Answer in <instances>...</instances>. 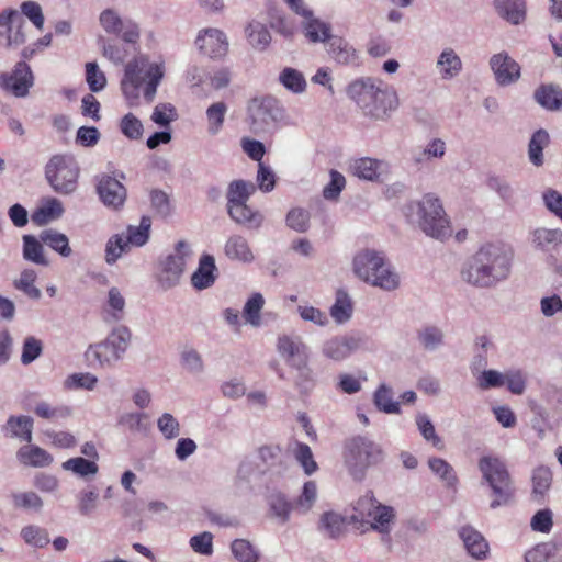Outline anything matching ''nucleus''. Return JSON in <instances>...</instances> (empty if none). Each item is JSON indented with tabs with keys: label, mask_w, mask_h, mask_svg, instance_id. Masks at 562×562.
<instances>
[{
	"label": "nucleus",
	"mask_w": 562,
	"mask_h": 562,
	"mask_svg": "<svg viewBox=\"0 0 562 562\" xmlns=\"http://www.w3.org/2000/svg\"><path fill=\"white\" fill-rule=\"evenodd\" d=\"M494 7L498 15L513 25L526 19V0H494Z\"/></svg>",
	"instance_id": "7c9ffc66"
},
{
	"label": "nucleus",
	"mask_w": 562,
	"mask_h": 562,
	"mask_svg": "<svg viewBox=\"0 0 562 562\" xmlns=\"http://www.w3.org/2000/svg\"><path fill=\"white\" fill-rule=\"evenodd\" d=\"M77 509L81 516H90L93 514L100 504V493L93 486L82 488L77 494Z\"/></svg>",
	"instance_id": "864d4df0"
},
{
	"label": "nucleus",
	"mask_w": 562,
	"mask_h": 562,
	"mask_svg": "<svg viewBox=\"0 0 562 562\" xmlns=\"http://www.w3.org/2000/svg\"><path fill=\"white\" fill-rule=\"evenodd\" d=\"M228 105L224 101H217L210 104L205 111L207 132L211 135H217L224 125Z\"/></svg>",
	"instance_id": "3c124183"
},
{
	"label": "nucleus",
	"mask_w": 562,
	"mask_h": 562,
	"mask_svg": "<svg viewBox=\"0 0 562 562\" xmlns=\"http://www.w3.org/2000/svg\"><path fill=\"white\" fill-rule=\"evenodd\" d=\"M25 21L19 10L5 8L0 11V48L16 49L26 42Z\"/></svg>",
	"instance_id": "4468645a"
},
{
	"label": "nucleus",
	"mask_w": 562,
	"mask_h": 562,
	"mask_svg": "<svg viewBox=\"0 0 562 562\" xmlns=\"http://www.w3.org/2000/svg\"><path fill=\"white\" fill-rule=\"evenodd\" d=\"M404 215L430 238L446 241L453 236L452 221L442 200L435 193L409 201L404 207Z\"/></svg>",
	"instance_id": "7ed1b4c3"
},
{
	"label": "nucleus",
	"mask_w": 562,
	"mask_h": 562,
	"mask_svg": "<svg viewBox=\"0 0 562 562\" xmlns=\"http://www.w3.org/2000/svg\"><path fill=\"white\" fill-rule=\"evenodd\" d=\"M150 227V218L144 216L142 217L138 225H131L127 227L124 237L126 238L131 247H142L149 239Z\"/></svg>",
	"instance_id": "6e6d98bb"
},
{
	"label": "nucleus",
	"mask_w": 562,
	"mask_h": 562,
	"mask_svg": "<svg viewBox=\"0 0 562 562\" xmlns=\"http://www.w3.org/2000/svg\"><path fill=\"white\" fill-rule=\"evenodd\" d=\"M550 144V134L543 128H539L530 137L528 144V159L535 167H541L544 164L543 149Z\"/></svg>",
	"instance_id": "ea45409f"
},
{
	"label": "nucleus",
	"mask_w": 562,
	"mask_h": 562,
	"mask_svg": "<svg viewBox=\"0 0 562 562\" xmlns=\"http://www.w3.org/2000/svg\"><path fill=\"white\" fill-rule=\"evenodd\" d=\"M98 383V376L91 372H75L66 376L63 387L66 391H94Z\"/></svg>",
	"instance_id": "8fccbe9b"
},
{
	"label": "nucleus",
	"mask_w": 562,
	"mask_h": 562,
	"mask_svg": "<svg viewBox=\"0 0 562 562\" xmlns=\"http://www.w3.org/2000/svg\"><path fill=\"white\" fill-rule=\"evenodd\" d=\"M98 24L106 35L117 36L127 44H136L140 37L139 25L124 18L115 7L102 9L98 15Z\"/></svg>",
	"instance_id": "9b49d317"
},
{
	"label": "nucleus",
	"mask_w": 562,
	"mask_h": 562,
	"mask_svg": "<svg viewBox=\"0 0 562 562\" xmlns=\"http://www.w3.org/2000/svg\"><path fill=\"white\" fill-rule=\"evenodd\" d=\"M191 255L192 250L190 245L186 241H179L175 252L161 261L157 273V281L164 290L171 289L180 282L187 261Z\"/></svg>",
	"instance_id": "ddd939ff"
},
{
	"label": "nucleus",
	"mask_w": 562,
	"mask_h": 562,
	"mask_svg": "<svg viewBox=\"0 0 562 562\" xmlns=\"http://www.w3.org/2000/svg\"><path fill=\"white\" fill-rule=\"evenodd\" d=\"M63 213V203L55 198H47L41 201L31 218L37 225H45L61 217Z\"/></svg>",
	"instance_id": "f704fd0d"
},
{
	"label": "nucleus",
	"mask_w": 562,
	"mask_h": 562,
	"mask_svg": "<svg viewBox=\"0 0 562 562\" xmlns=\"http://www.w3.org/2000/svg\"><path fill=\"white\" fill-rule=\"evenodd\" d=\"M61 469L81 479H92L99 472V465L83 457H74L61 463Z\"/></svg>",
	"instance_id": "37998d69"
},
{
	"label": "nucleus",
	"mask_w": 562,
	"mask_h": 562,
	"mask_svg": "<svg viewBox=\"0 0 562 562\" xmlns=\"http://www.w3.org/2000/svg\"><path fill=\"white\" fill-rule=\"evenodd\" d=\"M300 16L303 18L301 30L307 43L327 44L333 40L331 24L316 16L312 9L306 10Z\"/></svg>",
	"instance_id": "6ab92c4d"
},
{
	"label": "nucleus",
	"mask_w": 562,
	"mask_h": 562,
	"mask_svg": "<svg viewBox=\"0 0 562 562\" xmlns=\"http://www.w3.org/2000/svg\"><path fill=\"white\" fill-rule=\"evenodd\" d=\"M553 481L552 470L547 465H538L531 473L532 496L542 499L549 493Z\"/></svg>",
	"instance_id": "a18cd8bd"
},
{
	"label": "nucleus",
	"mask_w": 562,
	"mask_h": 562,
	"mask_svg": "<svg viewBox=\"0 0 562 562\" xmlns=\"http://www.w3.org/2000/svg\"><path fill=\"white\" fill-rule=\"evenodd\" d=\"M102 318L106 323H117L124 319L126 314V299L121 289L111 286L101 304Z\"/></svg>",
	"instance_id": "4be33fe9"
},
{
	"label": "nucleus",
	"mask_w": 562,
	"mask_h": 562,
	"mask_svg": "<svg viewBox=\"0 0 562 562\" xmlns=\"http://www.w3.org/2000/svg\"><path fill=\"white\" fill-rule=\"evenodd\" d=\"M166 75L167 60L162 55L142 54L125 64L120 89L127 105L138 106L142 98L153 102Z\"/></svg>",
	"instance_id": "f03ea898"
},
{
	"label": "nucleus",
	"mask_w": 562,
	"mask_h": 562,
	"mask_svg": "<svg viewBox=\"0 0 562 562\" xmlns=\"http://www.w3.org/2000/svg\"><path fill=\"white\" fill-rule=\"evenodd\" d=\"M283 110L270 97H258L249 101L247 106L250 128L255 133H267L278 122Z\"/></svg>",
	"instance_id": "f8f14e48"
},
{
	"label": "nucleus",
	"mask_w": 562,
	"mask_h": 562,
	"mask_svg": "<svg viewBox=\"0 0 562 562\" xmlns=\"http://www.w3.org/2000/svg\"><path fill=\"white\" fill-rule=\"evenodd\" d=\"M318 499V485L315 481L310 480L304 482L301 492L294 499V512L300 515L308 514L315 506Z\"/></svg>",
	"instance_id": "79ce46f5"
},
{
	"label": "nucleus",
	"mask_w": 562,
	"mask_h": 562,
	"mask_svg": "<svg viewBox=\"0 0 562 562\" xmlns=\"http://www.w3.org/2000/svg\"><path fill=\"white\" fill-rule=\"evenodd\" d=\"M536 101L548 111L562 109V91L553 86H542L535 92Z\"/></svg>",
	"instance_id": "603ef678"
},
{
	"label": "nucleus",
	"mask_w": 562,
	"mask_h": 562,
	"mask_svg": "<svg viewBox=\"0 0 562 562\" xmlns=\"http://www.w3.org/2000/svg\"><path fill=\"white\" fill-rule=\"evenodd\" d=\"M215 259L211 255H203L200 258L199 266L191 277V283L194 289L201 291L211 288L216 280Z\"/></svg>",
	"instance_id": "bb28decb"
},
{
	"label": "nucleus",
	"mask_w": 562,
	"mask_h": 562,
	"mask_svg": "<svg viewBox=\"0 0 562 562\" xmlns=\"http://www.w3.org/2000/svg\"><path fill=\"white\" fill-rule=\"evenodd\" d=\"M276 347L280 357L291 368L308 361L307 347L299 337L281 335L277 339Z\"/></svg>",
	"instance_id": "412c9836"
},
{
	"label": "nucleus",
	"mask_w": 562,
	"mask_h": 562,
	"mask_svg": "<svg viewBox=\"0 0 562 562\" xmlns=\"http://www.w3.org/2000/svg\"><path fill=\"white\" fill-rule=\"evenodd\" d=\"M33 430V419L30 416L19 415L10 416L3 426L7 436L31 442Z\"/></svg>",
	"instance_id": "e433bc0d"
},
{
	"label": "nucleus",
	"mask_w": 562,
	"mask_h": 562,
	"mask_svg": "<svg viewBox=\"0 0 562 562\" xmlns=\"http://www.w3.org/2000/svg\"><path fill=\"white\" fill-rule=\"evenodd\" d=\"M41 240L63 258H69L72 255L69 238L64 233L45 229L41 233Z\"/></svg>",
	"instance_id": "49530a36"
},
{
	"label": "nucleus",
	"mask_w": 562,
	"mask_h": 562,
	"mask_svg": "<svg viewBox=\"0 0 562 562\" xmlns=\"http://www.w3.org/2000/svg\"><path fill=\"white\" fill-rule=\"evenodd\" d=\"M233 221L247 227L257 228L262 224L263 216L246 203L227 205Z\"/></svg>",
	"instance_id": "58836bf2"
},
{
	"label": "nucleus",
	"mask_w": 562,
	"mask_h": 562,
	"mask_svg": "<svg viewBox=\"0 0 562 562\" xmlns=\"http://www.w3.org/2000/svg\"><path fill=\"white\" fill-rule=\"evenodd\" d=\"M245 36L248 44L258 52L266 50L272 40L267 25L257 20H251L247 23L245 26Z\"/></svg>",
	"instance_id": "72a5a7b5"
},
{
	"label": "nucleus",
	"mask_w": 562,
	"mask_h": 562,
	"mask_svg": "<svg viewBox=\"0 0 562 562\" xmlns=\"http://www.w3.org/2000/svg\"><path fill=\"white\" fill-rule=\"evenodd\" d=\"M156 427L161 437L166 440H173L181 434L179 419L169 412H165L157 417Z\"/></svg>",
	"instance_id": "13d9d810"
},
{
	"label": "nucleus",
	"mask_w": 562,
	"mask_h": 562,
	"mask_svg": "<svg viewBox=\"0 0 562 562\" xmlns=\"http://www.w3.org/2000/svg\"><path fill=\"white\" fill-rule=\"evenodd\" d=\"M351 272L359 281L385 292L401 286L402 279L384 251L375 248H361L351 259Z\"/></svg>",
	"instance_id": "20e7f679"
},
{
	"label": "nucleus",
	"mask_w": 562,
	"mask_h": 562,
	"mask_svg": "<svg viewBox=\"0 0 562 562\" xmlns=\"http://www.w3.org/2000/svg\"><path fill=\"white\" fill-rule=\"evenodd\" d=\"M19 462L32 468H47L54 462L53 456L35 445H25L16 452Z\"/></svg>",
	"instance_id": "cd10ccee"
},
{
	"label": "nucleus",
	"mask_w": 562,
	"mask_h": 562,
	"mask_svg": "<svg viewBox=\"0 0 562 562\" xmlns=\"http://www.w3.org/2000/svg\"><path fill=\"white\" fill-rule=\"evenodd\" d=\"M514 256L510 245L502 240L485 241L463 265L461 278L476 288H493L512 274Z\"/></svg>",
	"instance_id": "f257e3e1"
},
{
	"label": "nucleus",
	"mask_w": 562,
	"mask_h": 562,
	"mask_svg": "<svg viewBox=\"0 0 562 562\" xmlns=\"http://www.w3.org/2000/svg\"><path fill=\"white\" fill-rule=\"evenodd\" d=\"M266 304V299L262 293L260 292H252L248 295L246 299L244 305H243V318L245 324L254 327L259 328L262 326V310Z\"/></svg>",
	"instance_id": "c756f323"
},
{
	"label": "nucleus",
	"mask_w": 562,
	"mask_h": 562,
	"mask_svg": "<svg viewBox=\"0 0 562 562\" xmlns=\"http://www.w3.org/2000/svg\"><path fill=\"white\" fill-rule=\"evenodd\" d=\"M98 193L102 202L112 209L122 206L126 199L123 184L111 176H102L98 182Z\"/></svg>",
	"instance_id": "a878e982"
},
{
	"label": "nucleus",
	"mask_w": 562,
	"mask_h": 562,
	"mask_svg": "<svg viewBox=\"0 0 562 562\" xmlns=\"http://www.w3.org/2000/svg\"><path fill=\"white\" fill-rule=\"evenodd\" d=\"M348 97L367 116L384 120L400 108V95L394 88H384L372 78L352 81L347 88Z\"/></svg>",
	"instance_id": "39448f33"
},
{
	"label": "nucleus",
	"mask_w": 562,
	"mask_h": 562,
	"mask_svg": "<svg viewBox=\"0 0 562 562\" xmlns=\"http://www.w3.org/2000/svg\"><path fill=\"white\" fill-rule=\"evenodd\" d=\"M31 68L25 63H18L11 72L0 75V87L18 98H23L33 86Z\"/></svg>",
	"instance_id": "a211bd4d"
},
{
	"label": "nucleus",
	"mask_w": 562,
	"mask_h": 562,
	"mask_svg": "<svg viewBox=\"0 0 562 562\" xmlns=\"http://www.w3.org/2000/svg\"><path fill=\"white\" fill-rule=\"evenodd\" d=\"M484 482L492 491L490 507L496 509L506 506L514 496V486L506 464L498 457L484 456L477 463Z\"/></svg>",
	"instance_id": "6e6552de"
},
{
	"label": "nucleus",
	"mask_w": 562,
	"mask_h": 562,
	"mask_svg": "<svg viewBox=\"0 0 562 562\" xmlns=\"http://www.w3.org/2000/svg\"><path fill=\"white\" fill-rule=\"evenodd\" d=\"M231 551L239 562H258L260 558L257 549L245 539L234 540L231 544Z\"/></svg>",
	"instance_id": "338daca9"
},
{
	"label": "nucleus",
	"mask_w": 562,
	"mask_h": 562,
	"mask_svg": "<svg viewBox=\"0 0 562 562\" xmlns=\"http://www.w3.org/2000/svg\"><path fill=\"white\" fill-rule=\"evenodd\" d=\"M541 202L551 215L562 222V192L553 188H546L541 192Z\"/></svg>",
	"instance_id": "774afa93"
},
{
	"label": "nucleus",
	"mask_w": 562,
	"mask_h": 562,
	"mask_svg": "<svg viewBox=\"0 0 562 562\" xmlns=\"http://www.w3.org/2000/svg\"><path fill=\"white\" fill-rule=\"evenodd\" d=\"M38 274L33 268L23 269L13 280V286L32 300H40L41 290L36 286Z\"/></svg>",
	"instance_id": "c03bdc74"
},
{
	"label": "nucleus",
	"mask_w": 562,
	"mask_h": 562,
	"mask_svg": "<svg viewBox=\"0 0 562 562\" xmlns=\"http://www.w3.org/2000/svg\"><path fill=\"white\" fill-rule=\"evenodd\" d=\"M361 339L356 336H336L324 341L322 355L331 361L340 362L359 349Z\"/></svg>",
	"instance_id": "aec40b11"
},
{
	"label": "nucleus",
	"mask_w": 562,
	"mask_h": 562,
	"mask_svg": "<svg viewBox=\"0 0 562 562\" xmlns=\"http://www.w3.org/2000/svg\"><path fill=\"white\" fill-rule=\"evenodd\" d=\"M279 83L293 94H303L307 90V81L304 74L293 67H284L278 76Z\"/></svg>",
	"instance_id": "4c0bfd02"
},
{
	"label": "nucleus",
	"mask_w": 562,
	"mask_h": 562,
	"mask_svg": "<svg viewBox=\"0 0 562 562\" xmlns=\"http://www.w3.org/2000/svg\"><path fill=\"white\" fill-rule=\"evenodd\" d=\"M428 467L447 486L451 487L457 484L458 479L456 472L445 459L438 457L429 458Z\"/></svg>",
	"instance_id": "e2e57ef3"
},
{
	"label": "nucleus",
	"mask_w": 562,
	"mask_h": 562,
	"mask_svg": "<svg viewBox=\"0 0 562 562\" xmlns=\"http://www.w3.org/2000/svg\"><path fill=\"white\" fill-rule=\"evenodd\" d=\"M132 337V330L127 326L113 327L104 339L87 347L83 353L87 364L101 370L114 368L124 358Z\"/></svg>",
	"instance_id": "423d86ee"
},
{
	"label": "nucleus",
	"mask_w": 562,
	"mask_h": 562,
	"mask_svg": "<svg viewBox=\"0 0 562 562\" xmlns=\"http://www.w3.org/2000/svg\"><path fill=\"white\" fill-rule=\"evenodd\" d=\"M79 168L72 156L56 155L46 166V178L59 194H70L77 188Z\"/></svg>",
	"instance_id": "9d476101"
},
{
	"label": "nucleus",
	"mask_w": 562,
	"mask_h": 562,
	"mask_svg": "<svg viewBox=\"0 0 562 562\" xmlns=\"http://www.w3.org/2000/svg\"><path fill=\"white\" fill-rule=\"evenodd\" d=\"M319 527L328 536L338 537L345 531L347 522L341 514L329 510L322 514Z\"/></svg>",
	"instance_id": "bf43d9fd"
},
{
	"label": "nucleus",
	"mask_w": 562,
	"mask_h": 562,
	"mask_svg": "<svg viewBox=\"0 0 562 562\" xmlns=\"http://www.w3.org/2000/svg\"><path fill=\"white\" fill-rule=\"evenodd\" d=\"M289 451L292 457L296 460V462L303 469V472L306 475H312L318 470V465L314 460L313 452L311 448L303 442H293L289 447Z\"/></svg>",
	"instance_id": "09e8293b"
},
{
	"label": "nucleus",
	"mask_w": 562,
	"mask_h": 562,
	"mask_svg": "<svg viewBox=\"0 0 562 562\" xmlns=\"http://www.w3.org/2000/svg\"><path fill=\"white\" fill-rule=\"evenodd\" d=\"M330 317L338 325L349 322L353 314V302L349 293L345 290H338L335 301L329 308Z\"/></svg>",
	"instance_id": "c9c22d12"
},
{
	"label": "nucleus",
	"mask_w": 562,
	"mask_h": 562,
	"mask_svg": "<svg viewBox=\"0 0 562 562\" xmlns=\"http://www.w3.org/2000/svg\"><path fill=\"white\" fill-rule=\"evenodd\" d=\"M488 65L498 86L507 87L520 79L521 67L507 52L492 55Z\"/></svg>",
	"instance_id": "f3484780"
},
{
	"label": "nucleus",
	"mask_w": 562,
	"mask_h": 562,
	"mask_svg": "<svg viewBox=\"0 0 562 562\" xmlns=\"http://www.w3.org/2000/svg\"><path fill=\"white\" fill-rule=\"evenodd\" d=\"M296 371L293 383L302 394H308L315 386V378L308 361L292 367Z\"/></svg>",
	"instance_id": "052dcab7"
},
{
	"label": "nucleus",
	"mask_w": 562,
	"mask_h": 562,
	"mask_svg": "<svg viewBox=\"0 0 562 562\" xmlns=\"http://www.w3.org/2000/svg\"><path fill=\"white\" fill-rule=\"evenodd\" d=\"M531 245L541 251L555 249L562 245V229L538 227L531 232Z\"/></svg>",
	"instance_id": "473e14b6"
},
{
	"label": "nucleus",
	"mask_w": 562,
	"mask_h": 562,
	"mask_svg": "<svg viewBox=\"0 0 562 562\" xmlns=\"http://www.w3.org/2000/svg\"><path fill=\"white\" fill-rule=\"evenodd\" d=\"M255 191L256 186L252 182L244 180L233 181L227 191V205L246 203Z\"/></svg>",
	"instance_id": "4d7b16f0"
},
{
	"label": "nucleus",
	"mask_w": 562,
	"mask_h": 562,
	"mask_svg": "<svg viewBox=\"0 0 562 562\" xmlns=\"http://www.w3.org/2000/svg\"><path fill=\"white\" fill-rule=\"evenodd\" d=\"M447 154V143L440 137H431L424 145L417 162L441 160Z\"/></svg>",
	"instance_id": "0e129e2a"
},
{
	"label": "nucleus",
	"mask_w": 562,
	"mask_h": 562,
	"mask_svg": "<svg viewBox=\"0 0 562 562\" xmlns=\"http://www.w3.org/2000/svg\"><path fill=\"white\" fill-rule=\"evenodd\" d=\"M225 257L234 262L251 265L256 261V254L249 241L241 235L229 236L223 247Z\"/></svg>",
	"instance_id": "b1692460"
},
{
	"label": "nucleus",
	"mask_w": 562,
	"mask_h": 562,
	"mask_svg": "<svg viewBox=\"0 0 562 562\" xmlns=\"http://www.w3.org/2000/svg\"><path fill=\"white\" fill-rule=\"evenodd\" d=\"M194 46L202 55L211 59L223 58L229 47L226 34L216 27L201 29L194 38Z\"/></svg>",
	"instance_id": "2eb2a0df"
},
{
	"label": "nucleus",
	"mask_w": 562,
	"mask_h": 562,
	"mask_svg": "<svg viewBox=\"0 0 562 562\" xmlns=\"http://www.w3.org/2000/svg\"><path fill=\"white\" fill-rule=\"evenodd\" d=\"M44 245L45 244L41 240V235L38 238L33 235H24L22 237L23 259L36 266L47 267L49 265V259Z\"/></svg>",
	"instance_id": "c85d7f7f"
},
{
	"label": "nucleus",
	"mask_w": 562,
	"mask_h": 562,
	"mask_svg": "<svg viewBox=\"0 0 562 562\" xmlns=\"http://www.w3.org/2000/svg\"><path fill=\"white\" fill-rule=\"evenodd\" d=\"M269 516L278 524L284 525L290 520L291 513L294 510L292 503L285 494L272 492L268 496Z\"/></svg>",
	"instance_id": "2f4dec72"
},
{
	"label": "nucleus",
	"mask_w": 562,
	"mask_h": 562,
	"mask_svg": "<svg viewBox=\"0 0 562 562\" xmlns=\"http://www.w3.org/2000/svg\"><path fill=\"white\" fill-rule=\"evenodd\" d=\"M458 535L468 554L475 560H486L490 555V544L485 537L471 526H462Z\"/></svg>",
	"instance_id": "5701e85b"
},
{
	"label": "nucleus",
	"mask_w": 562,
	"mask_h": 562,
	"mask_svg": "<svg viewBox=\"0 0 562 562\" xmlns=\"http://www.w3.org/2000/svg\"><path fill=\"white\" fill-rule=\"evenodd\" d=\"M375 407L385 414H400L401 404L394 400L393 390L385 383L380 384L373 393Z\"/></svg>",
	"instance_id": "de8ad7c7"
},
{
	"label": "nucleus",
	"mask_w": 562,
	"mask_h": 562,
	"mask_svg": "<svg viewBox=\"0 0 562 562\" xmlns=\"http://www.w3.org/2000/svg\"><path fill=\"white\" fill-rule=\"evenodd\" d=\"M328 54L331 58L342 65L352 64L358 59L356 48L342 37L333 36L328 43Z\"/></svg>",
	"instance_id": "a19ab883"
},
{
	"label": "nucleus",
	"mask_w": 562,
	"mask_h": 562,
	"mask_svg": "<svg viewBox=\"0 0 562 562\" xmlns=\"http://www.w3.org/2000/svg\"><path fill=\"white\" fill-rule=\"evenodd\" d=\"M435 68L441 80L451 81L461 75L463 63L453 48L446 47L437 56Z\"/></svg>",
	"instance_id": "393cba45"
},
{
	"label": "nucleus",
	"mask_w": 562,
	"mask_h": 562,
	"mask_svg": "<svg viewBox=\"0 0 562 562\" xmlns=\"http://www.w3.org/2000/svg\"><path fill=\"white\" fill-rule=\"evenodd\" d=\"M349 172L363 181L384 182L391 173V166L383 159L359 157L349 162Z\"/></svg>",
	"instance_id": "dca6fc26"
},
{
	"label": "nucleus",
	"mask_w": 562,
	"mask_h": 562,
	"mask_svg": "<svg viewBox=\"0 0 562 562\" xmlns=\"http://www.w3.org/2000/svg\"><path fill=\"white\" fill-rule=\"evenodd\" d=\"M397 519L395 507L381 503L373 492H367L353 504L350 521L382 536H389Z\"/></svg>",
	"instance_id": "0eeeda50"
},
{
	"label": "nucleus",
	"mask_w": 562,
	"mask_h": 562,
	"mask_svg": "<svg viewBox=\"0 0 562 562\" xmlns=\"http://www.w3.org/2000/svg\"><path fill=\"white\" fill-rule=\"evenodd\" d=\"M179 362L181 368L190 374H201L205 369L201 353L192 347L181 349Z\"/></svg>",
	"instance_id": "5fc2aeb1"
},
{
	"label": "nucleus",
	"mask_w": 562,
	"mask_h": 562,
	"mask_svg": "<svg viewBox=\"0 0 562 562\" xmlns=\"http://www.w3.org/2000/svg\"><path fill=\"white\" fill-rule=\"evenodd\" d=\"M296 312L303 322L311 323L317 327H326L329 324L327 313L310 303H301Z\"/></svg>",
	"instance_id": "680f3d73"
},
{
	"label": "nucleus",
	"mask_w": 562,
	"mask_h": 562,
	"mask_svg": "<svg viewBox=\"0 0 562 562\" xmlns=\"http://www.w3.org/2000/svg\"><path fill=\"white\" fill-rule=\"evenodd\" d=\"M384 457L379 443L366 437H357L346 448L345 462L353 473H363L370 467L381 463Z\"/></svg>",
	"instance_id": "1a4fd4ad"
},
{
	"label": "nucleus",
	"mask_w": 562,
	"mask_h": 562,
	"mask_svg": "<svg viewBox=\"0 0 562 562\" xmlns=\"http://www.w3.org/2000/svg\"><path fill=\"white\" fill-rule=\"evenodd\" d=\"M528 385L527 373L518 368L506 369L505 385L509 393L514 395H522Z\"/></svg>",
	"instance_id": "69168bd1"
}]
</instances>
